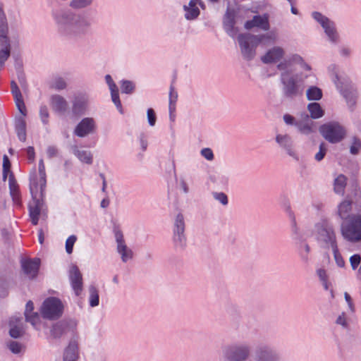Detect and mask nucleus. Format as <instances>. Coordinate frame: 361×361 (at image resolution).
I'll use <instances>...</instances> for the list:
<instances>
[{"label":"nucleus","instance_id":"a211bd4d","mask_svg":"<svg viewBox=\"0 0 361 361\" xmlns=\"http://www.w3.org/2000/svg\"><path fill=\"white\" fill-rule=\"evenodd\" d=\"M15 130L18 138L21 142L26 140V122L23 116L17 117L15 120Z\"/></svg>","mask_w":361,"mask_h":361},{"label":"nucleus","instance_id":"a18cd8bd","mask_svg":"<svg viewBox=\"0 0 361 361\" xmlns=\"http://www.w3.org/2000/svg\"><path fill=\"white\" fill-rule=\"evenodd\" d=\"M283 119L285 123L288 126H294L296 127L298 123V121L295 120L294 116L288 114H284L283 116Z\"/></svg>","mask_w":361,"mask_h":361},{"label":"nucleus","instance_id":"09e8293b","mask_svg":"<svg viewBox=\"0 0 361 361\" xmlns=\"http://www.w3.org/2000/svg\"><path fill=\"white\" fill-rule=\"evenodd\" d=\"M361 257L359 255H354L350 258V262L353 269H355L360 263Z\"/></svg>","mask_w":361,"mask_h":361},{"label":"nucleus","instance_id":"7ed1b4c3","mask_svg":"<svg viewBox=\"0 0 361 361\" xmlns=\"http://www.w3.org/2000/svg\"><path fill=\"white\" fill-rule=\"evenodd\" d=\"M264 39H271L269 35H255L250 33L240 34L238 42L241 54L247 61L252 60L256 55V49Z\"/></svg>","mask_w":361,"mask_h":361},{"label":"nucleus","instance_id":"864d4df0","mask_svg":"<svg viewBox=\"0 0 361 361\" xmlns=\"http://www.w3.org/2000/svg\"><path fill=\"white\" fill-rule=\"evenodd\" d=\"M345 188V182H336L334 185L335 191L338 193L343 194Z\"/></svg>","mask_w":361,"mask_h":361},{"label":"nucleus","instance_id":"774afa93","mask_svg":"<svg viewBox=\"0 0 361 361\" xmlns=\"http://www.w3.org/2000/svg\"><path fill=\"white\" fill-rule=\"evenodd\" d=\"M333 80H334L335 85H336L337 88L339 89L341 91H342L341 86H340V84L338 82L339 78H338V76L337 75H335Z\"/></svg>","mask_w":361,"mask_h":361},{"label":"nucleus","instance_id":"f3484780","mask_svg":"<svg viewBox=\"0 0 361 361\" xmlns=\"http://www.w3.org/2000/svg\"><path fill=\"white\" fill-rule=\"evenodd\" d=\"M276 142L282 147L290 156L294 157L295 152L293 149V140L288 135L278 134L276 136Z\"/></svg>","mask_w":361,"mask_h":361},{"label":"nucleus","instance_id":"5fc2aeb1","mask_svg":"<svg viewBox=\"0 0 361 361\" xmlns=\"http://www.w3.org/2000/svg\"><path fill=\"white\" fill-rule=\"evenodd\" d=\"M176 226L178 228V232L183 233V216L180 215H178L177 216Z\"/></svg>","mask_w":361,"mask_h":361},{"label":"nucleus","instance_id":"20e7f679","mask_svg":"<svg viewBox=\"0 0 361 361\" xmlns=\"http://www.w3.org/2000/svg\"><path fill=\"white\" fill-rule=\"evenodd\" d=\"M319 133L331 143L341 142L346 135L345 129L338 122H329L321 126Z\"/></svg>","mask_w":361,"mask_h":361},{"label":"nucleus","instance_id":"2f4dec72","mask_svg":"<svg viewBox=\"0 0 361 361\" xmlns=\"http://www.w3.org/2000/svg\"><path fill=\"white\" fill-rule=\"evenodd\" d=\"M247 350L245 348L237 349L233 355L231 356V360L232 361H241L245 360L247 356Z\"/></svg>","mask_w":361,"mask_h":361},{"label":"nucleus","instance_id":"dca6fc26","mask_svg":"<svg viewBox=\"0 0 361 361\" xmlns=\"http://www.w3.org/2000/svg\"><path fill=\"white\" fill-rule=\"evenodd\" d=\"M202 6L200 0H190L188 5H185L183 9L185 11V18L188 20L196 19L200 15V10L197 5Z\"/></svg>","mask_w":361,"mask_h":361},{"label":"nucleus","instance_id":"c756f323","mask_svg":"<svg viewBox=\"0 0 361 361\" xmlns=\"http://www.w3.org/2000/svg\"><path fill=\"white\" fill-rule=\"evenodd\" d=\"M40 212L41 208L38 202H37L35 204L33 207H31L30 209V216L31 218L32 223L34 225H37L38 223Z\"/></svg>","mask_w":361,"mask_h":361},{"label":"nucleus","instance_id":"f03ea898","mask_svg":"<svg viewBox=\"0 0 361 361\" xmlns=\"http://www.w3.org/2000/svg\"><path fill=\"white\" fill-rule=\"evenodd\" d=\"M280 71V82L281 92L284 98L292 100L302 94L305 85L303 78L299 74L293 75L290 71L279 70Z\"/></svg>","mask_w":361,"mask_h":361},{"label":"nucleus","instance_id":"423d86ee","mask_svg":"<svg viewBox=\"0 0 361 361\" xmlns=\"http://www.w3.org/2000/svg\"><path fill=\"white\" fill-rule=\"evenodd\" d=\"M312 18L322 27L330 42L336 44L339 39V35L336 30L335 23L322 13L314 11Z\"/></svg>","mask_w":361,"mask_h":361},{"label":"nucleus","instance_id":"393cba45","mask_svg":"<svg viewBox=\"0 0 361 361\" xmlns=\"http://www.w3.org/2000/svg\"><path fill=\"white\" fill-rule=\"evenodd\" d=\"M77 348V344L75 342H71L66 349L63 361H76Z\"/></svg>","mask_w":361,"mask_h":361},{"label":"nucleus","instance_id":"a878e982","mask_svg":"<svg viewBox=\"0 0 361 361\" xmlns=\"http://www.w3.org/2000/svg\"><path fill=\"white\" fill-rule=\"evenodd\" d=\"M322 96V90L317 86H310L306 90V97L309 101H319Z\"/></svg>","mask_w":361,"mask_h":361},{"label":"nucleus","instance_id":"9b49d317","mask_svg":"<svg viewBox=\"0 0 361 361\" xmlns=\"http://www.w3.org/2000/svg\"><path fill=\"white\" fill-rule=\"evenodd\" d=\"M88 97L85 94H75L72 100L71 111L75 116H80L85 114L88 106Z\"/></svg>","mask_w":361,"mask_h":361},{"label":"nucleus","instance_id":"bf43d9fd","mask_svg":"<svg viewBox=\"0 0 361 361\" xmlns=\"http://www.w3.org/2000/svg\"><path fill=\"white\" fill-rule=\"evenodd\" d=\"M216 198L219 200L222 204H227V197L224 193H219L216 195Z\"/></svg>","mask_w":361,"mask_h":361},{"label":"nucleus","instance_id":"58836bf2","mask_svg":"<svg viewBox=\"0 0 361 361\" xmlns=\"http://www.w3.org/2000/svg\"><path fill=\"white\" fill-rule=\"evenodd\" d=\"M33 303L31 301H29L26 305L25 308V317L27 321L31 322L33 325H35V321L32 319V317L30 315V313L33 312Z\"/></svg>","mask_w":361,"mask_h":361},{"label":"nucleus","instance_id":"0eeeda50","mask_svg":"<svg viewBox=\"0 0 361 361\" xmlns=\"http://www.w3.org/2000/svg\"><path fill=\"white\" fill-rule=\"evenodd\" d=\"M97 123L91 117L83 118L75 127L73 133L78 137H85L95 133Z\"/></svg>","mask_w":361,"mask_h":361},{"label":"nucleus","instance_id":"4468645a","mask_svg":"<svg viewBox=\"0 0 361 361\" xmlns=\"http://www.w3.org/2000/svg\"><path fill=\"white\" fill-rule=\"evenodd\" d=\"M71 151L80 161L91 165L93 162V155L89 150L82 149L76 145L71 146Z\"/></svg>","mask_w":361,"mask_h":361},{"label":"nucleus","instance_id":"a19ab883","mask_svg":"<svg viewBox=\"0 0 361 361\" xmlns=\"http://www.w3.org/2000/svg\"><path fill=\"white\" fill-rule=\"evenodd\" d=\"M99 303V295L97 290L94 288H90V305L94 307Z\"/></svg>","mask_w":361,"mask_h":361},{"label":"nucleus","instance_id":"c85d7f7f","mask_svg":"<svg viewBox=\"0 0 361 361\" xmlns=\"http://www.w3.org/2000/svg\"><path fill=\"white\" fill-rule=\"evenodd\" d=\"M329 238H330V240H331V246H332V249H333V251H334L335 260H336L337 264L339 267H343L345 265V262L343 259V258L341 256V255L338 253V247H337V245H336V242H335V235H334V234L332 233V235H330Z\"/></svg>","mask_w":361,"mask_h":361},{"label":"nucleus","instance_id":"39448f33","mask_svg":"<svg viewBox=\"0 0 361 361\" xmlns=\"http://www.w3.org/2000/svg\"><path fill=\"white\" fill-rule=\"evenodd\" d=\"M63 305L56 298H49L42 305L40 312L42 316L48 319H56L62 315Z\"/></svg>","mask_w":361,"mask_h":361},{"label":"nucleus","instance_id":"e2e57ef3","mask_svg":"<svg viewBox=\"0 0 361 361\" xmlns=\"http://www.w3.org/2000/svg\"><path fill=\"white\" fill-rule=\"evenodd\" d=\"M169 117L171 118V116L176 111V104L169 103Z\"/></svg>","mask_w":361,"mask_h":361},{"label":"nucleus","instance_id":"0e129e2a","mask_svg":"<svg viewBox=\"0 0 361 361\" xmlns=\"http://www.w3.org/2000/svg\"><path fill=\"white\" fill-rule=\"evenodd\" d=\"M318 274H319V277L321 278L322 280L326 281V272H325L324 270L319 269L318 271Z\"/></svg>","mask_w":361,"mask_h":361},{"label":"nucleus","instance_id":"9d476101","mask_svg":"<svg viewBox=\"0 0 361 361\" xmlns=\"http://www.w3.org/2000/svg\"><path fill=\"white\" fill-rule=\"evenodd\" d=\"M298 64L306 71H311V67L307 64L303 58L298 54H292L285 58V59L277 64V70H288L293 65Z\"/></svg>","mask_w":361,"mask_h":361},{"label":"nucleus","instance_id":"6e6d98bb","mask_svg":"<svg viewBox=\"0 0 361 361\" xmlns=\"http://www.w3.org/2000/svg\"><path fill=\"white\" fill-rule=\"evenodd\" d=\"M9 188L11 190V194L13 195V197H16L18 190V185L16 184V182H10Z\"/></svg>","mask_w":361,"mask_h":361},{"label":"nucleus","instance_id":"79ce46f5","mask_svg":"<svg viewBox=\"0 0 361 361\" xmlns=\"http://www.w3.org/2000/svg\"><path fill=\"white\" fill-rule=\"evenodd\" d=\"M350 209V202L348 201L343 202L338 209L340 216H343L347 214Z\"/></svg>","mask_w":361,"mask_h":361},{"label":"nucleus","instance_id":"c9c22d12","mask_svg":"<svg viewBox=\"0 0 361 361\" xmlns=\"http://www.w3.org/2000/svg\"><path fill=\"white\" fill-rule=\"evenodd\" d=\"M14 101L16 106L19 112L21 114L22 116H25L27 115V110L23 97L14 99Z\"/></svg>","mask_w":361,"mask_h":361},{"label":"nucleus","instance_id":"603ef678","mask_svg":"<svg viewBox=\"0 0 361 361\" xmlns=\"http://www.w3.org/2000/svg\"><path fill=\"white\" fill-rule=\"evenodd\" d=\"M8 347H9V349L14 353H19L21 349L20 345L18 343L15 342V341L10 343Z\"/></svg>","mask_w":361,"mask_h":361},{"label":"nucleus","instance_id":"f257e3e1","mask_svg":"<svg viewBox=\"0 0 361 361\" xmlns=\"http://www.w3.org/2000/svg\"><path fill=\"white\" fill-rule=\"evenodd\" d=\"M51 15L56 31L62 37L78 39L92 33V20L83 13L70 9H58L53 11Z\"/></svg>","mask_w":361,"mask_h":361},{"label":"nucleus","instance_id":"8fccbe9b","mask_svg":"<svg viewBox=\"0 0 361 361\" xmlns=\"http://www.w3.org/2000/svg\"><path fill=\"white\" fill-rule=\"evenodd\" d=\"M105 80L109 87L110 91H112V90L114 91V90L118 89L116 83L114 82V80L110 75H106Z\"/></svg>","mask_w":361,"mask_h":361},{"label":"nucleus","instance_id":"412c9836","mask_svg":"<svg viewBox=\"0 0 361 361\" xmlns=\"http://www.w3.org/2000/svg\"><path fill=\"white\" fill-rule=\"evenodd\" d=\"M39 267V260L26 261L23 264V268L25 273L31 278L36 276Z\"/></svg>","mask_w":361,"mask_h":361},{"label":"nucleus","instance_id":"3c124183","mask_svg":"<svg viewBox=\"0 0 361 361\" xmlns=\"http://www.w3.org/2000/svg\"><path fill=\"white\" fill-rule=\"evenodd\" d=\"M58 149L55 146H49L47 149V154L49 158H53L57 155Z\"/></svg>","mask_w":361,"mask_h":361},{"label":"nucleus","instance_id":"b1692460","mask_svg":"<svg viewBox=\"0 0 361 361\" xmlns=\"http://www.w3.org/2000/svg\"><path fill=\"white\" fill-rule=\"evenodd\" d=\"M95 0H71L69 6L75 11H80L91 7Z\"/></svg>","mask_w":361,"mask_h":361},{"label":"nucleus","instance_id":"f8f14e48","mask_svg":"<svg viewBox=\"0 0 361 361\" xmlns=\"http://www.w3.org/2000/svg\"><path fill=\"white\" fill-rule=\"evenodd\" d=\"M49 105L52 111L58 114H64L68 109V103L66 98L58 94L50 96Z\"/></svg>","mask_w":361,"mask_h":361},{"label":"nucleus","instance_id":"680f3d73","mask_svg":"<svg viewBox=\"0 0 361 361\" xmlns=\"http://www.w3.org/2000/svg\"><path fill=\"white\" fill-rule=\"evenodd\" d=\"M140 142L142 150H145L147 147V141L145 139L144 136L142 135L140 137Z\"/></svg>","mask_w":361,"mask_h":361},{"label":"nucleus","instance_id":"37998d69","mask_svg":"<svg viewBox=\"0 0 361 361\" xmlns=\"http://www.w3.org/2000/svg\"><path fill=\"white\" fill-rule=\"evenodd\" d=\"M147 116L149 125L150 126H154L157 121L154 111L152 109H148L147 111Z\"/></svg>","mask_w":361,"mask_h":361},{"label":"nucleus","instance_id":"6e6552de","mask_svg":"<svg viewBox=\"0 0 361 361\" xmlns=\"http://www.w3.org/2000/svg\"><path fill=\"white\" fill-rule=\"evenodd\" d=\"M342 234L350 241L361 240V216L355 217L350 224L342 228Z\"/></svg>","mask_w":361,"mask_h":361},{"label":"nucleus","instance_id":"ddd939ff","mask_svg":"<svg viewBox=\"0 0 361 361\" xmlns=\"http://www.w3.org/2000/svg\"><path fill=\"white\" fill-rule=\"evenodd\" d=\"M253 27H258L264 31L269 30L270 28L269 15L264 13L262 16H255L252 20L245 22V29L250 30Z\"/></svg>","mask_w":361,"mask_h":361},{"label":"nucleus","instance_id":"13d9d810","mask_svg":"<svg viewBox=\"0 0 361 361\" xmlns=\"http://www.w3.org/2000/svg\"><path fill=\"white\" fill-rule=\"evenodd\" d=\"M21 331L18 328L15 327L10 330V335L13 338H18L21 336Z\"/></svg>","mask_w":361,"mask_h":361},{"label":"nucleus","instance_id":"7c9ffc66","mask_svg":"<svg viewBox=\"0 0 361 361\" xmlns=\"http://www.w3.org/2000/svg\"><path fill=\"white\" fill-rule=\"evenodd\" d=\"M135 84L130 80H122L121 85V90L122 93L131 94L135 90Z\"/></svg>","mask_w":361,"mask_h":361},{"label":"nucleus","instance_id":"49530a36","mask_svg":"<svg viewBox=\"0 0 361 361\" xmlns=\"http://www.w3.org/2000/svg\"><path fill=\"white\" fill-rule=\"evenodd\" d=\"M169 103L176 104L178 99V93L175 91L174 87L171 85L169 89Z\"/></svg>","mask_w":361,"mask_h":361},{"label":"nucleus","instance_id":"f704fd0d","mask_svg":"<svg viewBox=\"0 0 361 361\" xmlns=\"http://www.w3.org/2000/svg\"><path fill=\"white\" fill-rule=\"evenodd\" d=\"M110 92H111V96L112 102L116 105V106L118 109V110L121 113H123L122 105H121V100H120V98H119V94H118V90L116 89V90H114V91L112 90V91H110Z\"/></svg>","mask_w":361,"mask_h":361},{"label":"nucleus","instance_id":"338daca9","mask_svg":"<svg viewBox=\"0 0 361 361\" xmlns=\"http://www.w3.org/2000/svg\"><path fill=\"white\" fill-rule=\"evenodd\" d=\"M350 49L348 48H342L341 49V54L343 56H348L350 54Z\"/></svg>","mask_w":361,"mask_h":361},{"label":"nucleus","instance_id":"c03bdc74","mask_svg":"<svg viewBox=\"0 0 361 361\" xmlns=\"http://www.w3.org/2000/svg\"><path fill=\"white\" fill-rule=\"evenodd\" d=\"M76 240V237L75 235L70 236L66 242V250L67 253L71 254L73 251V247Z\"/></svg>","mask_w":361,"mask_h":361},{"label":"nucleus","instance_id":"4d7b16f0","mask_svg":"<svg viewBox=\"0 0 361 361\" xmlns=\"http://www.w3.org/2000/svg\"><path fill=\"white\" fill-rule=\"evenodd\" d=\"M27 154L29 160L33 161L35 159V149L33 147H28L27 149Z\"/></svg>","mask_w":361,"mask_h":361},{"label":"nucleus","instance_id":"bb28decb","mask_svg":"<svg viewBox=\"0 0 361 361\" xmlns=\"http://www.w3.org/2000/svg\"><path fill=\"white\" fill-rule=\"evenodd\" d=\"M3 180H15L11 171V163L6 155L3 157Z\"/></svg>","mask_w":361,"mask_h":361},{"label":"nucleus","instance_id":"ea45409f","mask_svg":"<svg viewBox=\"0 0 361 361\" xmlns=\"http://www.w3.org/2000/svg\"><path fill=\"white\" fill-rule=\"evenodd\" d=\"M39 177L37 178L39 180H46V172H45V166L44 164L43 159H40L39 161Z\"/></svg>","mask_w":361,"mask_h":361},{"label":"nucleus","instance_id":"4c0bfd02","mask_svg":"<svg viewBox=\"0 0 361 361\" xmlns=\"http://www.w3.org/2000/svg\"><path fill=\"white\" fill-rule=\"evenodd\" d=\"M200 154L207 161H212L214 159V155L212 149L205 147L201 149Z\"/></svg>","mask_w":361,"mask_h":361},{"label":"nucleus","instance_id":"2eb2a0df","mask_svg":"<svg viewBox=\"0 0 361 361\" xmlns=\"http://www.w3.org/2000/svg\"><path fill=\"white\" fill-rule=\"evenodd\" d=\"M224 27L228 35L233 37L237 34V29L235 27V14L233 11L227 10L224 17Z\"/></svg>","mask_w":361,"mask_h":361},{"label":"nucleus","instance_id":"473e14b6","mask_svg":"<svg viewBox=\"0 0 361 361\" xmlns=\"http://www.w3.org/2000/svg\"><path fill=\"white\" fill-rule=\"evenodd\" d=\"M39 115L42 123L44 125H48L49 113L47 106L42 105L39 108Z\"/></svg>","mask_w":361,"mask_h":361},{"label":"nucleus","instance_id":"aec40b11","mask_svg":"<svg viewBox=\"0 0 361 361\" xmlns=\"http://www.w3.org/2000/svg\"><path fill=\"white\" fill-rule=\"evenodd\" d=\"M313 122L310 119V116L307 114H305L304 121H299L296 128L298 131L304 135L310 134L313 130Z\"/></svg>","mask_w":361,"mask_h":361},{"label":"nucleus","instance_id":"cd10ccee","mask_svg":"<svg viewBox=\"0 0 361 361\" xmlns=\"http://www.w3.org/2000/svg\"><path fill=\"white\" fill-rule=\"evenodd\" d=\"M67 83L66 80L61 76L53 78L50 82V87L55 90H63L66 88Z\"/></svg>","mask_w":361,"mask_h":361},{"label":"nucleus","instance_id":"69168bd1","mask_svg":"<svg viewBox=\"0 0 361 361\" xmlns=\"http://www.w3.org/2000/svg\"><path fill=\"white\" fill-rule=\"evenodd\" d=\"M30 315L32 317V319L35 321V324H36L39 319L38 314L36 312H32L30 313Z\"/></svg>","mask_w":361,"mask_h":361},{"label":"nucleus","instance_id":"5701e85b","mask_svg":"<svg viewBox=\"0 0 361 361\" xmlns=\"http://www.w3.org/2000/svg\"><path fill=\"white\" fill-rule=\"evenodd\" d=\"M116 235L118 242V252L121 253L123 260L126 261L128 259L131 258L132 252L130 250H128L126 246L124 245L122 234L117 233Z\"/></svg>","mask_w":361,"mask_h":361},{"label":"nucleus","instance_id":"052dcab7","mask_svg":"<svg viewBox=\"0 0 361 361\" xmlns=\"http://www.w3.org/2000/svg\"><path fill=\"white\" fill-rule=\"evenodd\" d=\"M336 322H337V324H341V325H343L344 326H346V322H345V319L344 317V314H342L341 315H340L338 317V319L336 320Z\"/></svg>","mask_w":361,"mask_h":361},{"label":"nucleus","instance_id":"1a4fd4ad","mask_svg":"<svg viewBox=\"0 0 361 361\" xmlns=\"http://www.w3.org/2000/svg\"><path fill=\"white\" fill-rule=\"evenodd\" d=\"M286 51L281 46H274L269 49L265 54L261 56V61L265 64H278L285 59Z\"/></svg>","mask_w":361,"mask_h":361},{"label":"nucleus","instance_id":"4be33fe9","mask_svg":"<svg viewBox=\"0 0 361 361\" xmlns=\"http://www.w3.org/2000/svg\"><path fill=\"white\" fill-rule=\"evenodd\" d=\"M307 110L312 119H318L324 115V111L317 102H312L307 104Z\"/></svg>","mask_w":361,"mask_h":361},{"label":"nucleus","instance_id":"e433bc0d","mask_svg":"<svg viewBox=\"0 0 361 361\" xmlns=\"http://www.w3.org/2000/svg\"><path fill=\"white\" fill-rule=\"evenodd\" d=\"M326 151L327 149L325 146V144L324 142L321 143L319 145V152L314 155L315 160H317V161H322L324 159L326 153Z\"/></svg>","mask_w":361,"mask_h":361},{"label":"nucleus","instance_id":"6ab92c4d","mask_svg":"<svg viewBox=\"0 0 361 361\" xmlns=\"http://www.w3.org/2000/svg\"><path fill=\"white\" fill-rule=\"evenodd\" d=\"M71 279L72 281L73 287L76 293L78 294L82 290V276L79 270L76 267H73L71 270Z\"/></svg>","mask_w":361,"mask_h":361},{"label":"nucleus","instance_id":"de8ad7c7","mask_svg":"<svg viewBox=\"0 0 361 361\" xmlns=\"http://www.w3.org/2000/svg\"><path fill=\"white\" fill-rule=\"evenodd\" d=\"M11 93L13 95L14 99L23 97L20 89L18 88L16 82L12 81L11 83Z\"/></svg>","mask_w":361,"mask_h":361},{"label":"nucleus","instance_id":"72a5a7b5","mask_svg":"<svg viewBox=\"0 0 361 361\" xmlns=\"http://www.w3.org/2000/svg\"><path fill=\"white\" fill-rule=\"evenodd\" d=\"M361 149V140L357 137H353L352 143L350 147V154L355 155L357 154Z\"/></svg>","mask_w":361,"mask_h":361}]
</instances>
